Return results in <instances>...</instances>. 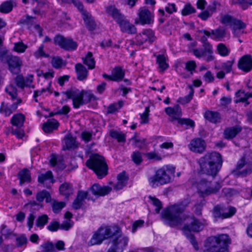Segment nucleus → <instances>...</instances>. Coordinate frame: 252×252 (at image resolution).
I'll list each match as a JSON object with an SVG mask.
<instances>
[{
    "label": "nucleus",
    "instance_id": "79ce46f5",
    "mask_svg": "<svg viewBox=\"0 0 252 252\" xmlns=\"http://www.w3.org/2000/svg\"><path fill=\"white\" fill-rule=\"evenodd\" d=\"M110 136L119 142H125L126 141L125 134L121 132H118L115 130L111 129L109 132Z\"/></svg>",
    "mask_w": 252,
    "mask_h": 252
},
{
    "label": "nucleus",
    "instance_id": "de8ad7c7",
    "mask_svg": "<svg viewBox=\"0 0 252 252\" xmlns=\"http://www.w3.org/2000/svg\"><path fill=\"white\" fill-rule=\"evenodd\" d=\"M190 90L189 94L184 97H180L177 100V102L180 103L182 104H185L189 103L191 100V99L192 98L194 92L193 89L191 87H190Z\"/></svg>",
    "mask_w": 252,
    "mask_h": 252
},
{
    "label": "nucleus",
    "instance_id": "aec40b11",
    "mask_svg": "<svg viewBox=\"0 0 252 252\" xmlns=\"http://www.w3.org/2000/svg\"><path fill=\"white\" fill-rule=\"evenodd\" d=\"M85 199L90 200V198L88 197V191H78L77 197L72 203V208L75 210L80 209Z\"/></svg>",
    "mask_w": 252,
    "mask_h": 252
},
{
    "label": "nucleus",
    "instance_id": "4d7b16f0",
    "mask_svg": "<svg viewBox=\"0 0 252 252\" xmlns=\"http://www.w3.org/2000/svg\"><path fill=\"white\" fill-rule=\"evenodd\" d=\"M232 30L235 29H244L246 28V25L240 20L235 18L231 26Z\"/></svg>",
    "mask_w": 252,
    "mask_h": 252
},
{
    "label": "nucleus",
    "instance_id": "412c9836",
    "mask_svg": "<svg viewBox=\"0 0 252 252\" xmlns=\"http://www.w3.org/2000/svg\"><path fill=\"white\" fill-rule=\"evenodd\" d=\"M242 130V127L239 125L226 127L223 131L224 138L230 140L240 133Z\"/></svg>",
    "mask_w": 252,
    "mask_h": 252
},
{
    "label": "nucleus",
    "instance_id": "37998d69",
    "mask_svg": "<svg viewBox=\"0 0 252 252\" xmlns=\"http://www.w3.org/2000/svg\"><path fill=\"white\" fill-rule=\"evenodd\" d=\"M157 63L162 71L168 67V64L166 62V58L163 55H158L157 56Z\"/></svg>",
    "mask_w": 252,
    "mask_h": 252
},
{
    "label": "nucleus",
    "instance_id": "7ed1b4c3",
    "mask_svg": "<svg viewBox=\"0 0 252 252\" xmlns=\"http://www.w3.org/2000/svg\"><path fill=\"white\" fill-rule=\"evenodd\" d=\"M86 166L93 169L99 179L107 174V165L104 158L97 154L92 156L86 162Z\"/></svg>",
    "mask_w": 252,
    "mask_h": 252
},
{
    "label": "nucleus",
    "instance_id": "393cba45",
    "mask_svg": "<svg viewBox=\"0 0 252 252\" xmlns=\"http://www.w3.org/2000/svg\"><path fill=\"white\" fill-rule=\"evenodd\" d=\"M118 182L114 186V189L118 190L122 189L127 184L128 177L125 171H123L117 176Z\"/></svg>",
    "mask_w": 252,
    "mask_h": 252
},
{
    "label": "nucleus",
    "instance_id": "2f4dec72",
    "mask_svg": "<svg viewBox=\"0 0 252 252\" xmlns=\"http://www.w3.org/2000/svg\"><path fill=\"white\" fill-rule=\"evenodd\" d=\"M25 120V117L24 115L19 113L14 115L12 117L11 120V123L13 126L18 128H21L23 126Z\"/></svg>",
    "mask_w": 252,
    "mask_h": 252
},
{
    "label": "nucleus",
    "instance_id": "774afa93",
    "mask_svg": "<svg viewBox=\"0 0 252 252\" xmlns=\"http://www.w3.org/2000/svg\"><path fill=\"white\" fill-rule=\"evenodd\" d=\"M234 63V60L232 61H228L222 64L221 67L226 71V73L230 72L232 70V66Z\"/></svg>",
    "mask_w": 252,
    "mask_h": 252
},
{
    "label": "nucleus",
    "instance_id": "72a5a7b5",
    "mask_svg": "<svg viewBox=\"0 0 252 252\" xmlns=\"http://www.w3.org/2000/svg\"><path fill=\"white\" fill-rule=\"evenodd\" d=\"M36 200L38 203H41L44 199L47 203L51 201V197L50 193L46 190H43L37 193L36 195Z\"/></svg>",
    "mask_w": 252,
    "mask_h": 252
},
{
    "label": "nucleus",
    "instance_id": "f704fd0d",
    "mask_svg": "<svg viewBox=\"0 0 252 252\" xmlns=\"http://www.w3.org/2000/svg\"><path fill=\"white\" fill-rule=\"evenodd\" d=\"M112 74L113 77V81L119 82L124 78L125 72L122 68L120 66L115 67L112 71Z\"/></svg>",
    "mask_w": 252,
    "mask_h": 252
},
{
    "label": "nucleus",
    "instance_id": "a211bd4d",
    "mask_svg": "<svg viewBox=\"0 0 252 252\" xmlns=\"http://www.w3.org/2000/svg\"><path fill=\"white\" fill-rule=\"evenodd\" d=\"M218 240L217 236L209 237L205 242V246L206 249L204 252H220Z\"/></svg>",
    "mask_w": 252,
    "mask_h": 252
},
{
    "label": "nucleus",
    "instance_id": "6e6552de",
    "mask_svg": "<svg viewBox=\"0 0 252 252\" xmlns=\"http://www.w3.org/2000/svg\"><path fill=\"white\" fill-rule=\"evenodd\" d=\"M252 172V164L247 163L244 157H242L237 162L236 168L232 171L234 176L246 177Z\"/></svg>",
    "mask_w": 252,
    "mask_h": 252
},
{
    "label": "nucleus",
    "instance_id": "338daca9",
    "mask_svg": "<svg viewBox=\"0 0 252 252\" xmlns=\"http://www.w3.org/2000/svg\"><path fill=\"white\" fill-rule=\"evenodd\" d=\"M150 112L149 108L146 107L145 110L143 113L140 115V118L141 119V124H147L149 122V113Z\"/></svg>",
    "mask_w": 252,
    "mask_h": 252
},
{
    "label": "nucleus",
    "instance_id": "ddd939ff",
    "mask_svg": "<svg viewBox=\"0 0 252 252\" xmlns=\"http://www.w3.org/2000/svg\"><path fill=\"white\" fill-rule=\"evenodd\" d=\"M165 112L169 116V120L173 123L178 120L182 116V110L178 104H176L174 107H168L165 109Z\"/></svg>",
    "mask_w": 252,
    "mask_h": 252
},
{
    "label": "nucleus",
    "instance_id": "a878e982",
    "mask_svg": "<svg viewBox=\"0 0 252 252\" xmlns=\"http://www.w3.org/2000/svg\"><path fill=\"white\" fill-rule=\"evenodd\" d=\"M18 179L20 180L19 184L22 186L25 183H30L32 180L31 173L28 168H24L17 174Z\"/></svg>",
    "mask_w": 252,
    "mask_h": 252
},
{
    "label": "nucleus",
    "instance_id": "9d476101",
    "mask_svg": "<svg viewBox=\"0 0 252 252\" xmlns=\"http://www.w3.org/2000/svg\"><path fill=\"white\" fill-rule=\"evenodd\" d=\"M128 240V237L123 235L121 229L119 228L112 240V245L117 251L122 252L127 245Z\"/></svg>",
    "mask_w": 252,
    "mask_h": 252
},
{
    "label": "nucleus",
    "instance_id": "09e8293b",
    "mask_svg": "<svg viewBox=\"0 0 252 252\" xmlns=\"http://www.w3.org/2000/svg\"><path fill=\"white\" fill-rule=\"evenodd\" d=\"M35 19V17L27 16L25 19L21 20L20 23L27 25L28 29H30L32 26H34L35 25L34 24Z\"/></svg>",
    "mask_w": 252,
    "mask_h": 252
},
{
    "label": "nucleus",
    "instance_id": "603ef678",
    "mask_svg": "<svg viewBox=\"0 0 252 252\" xmlns=\"http://www.w3.org/2000/svg\"><path fill=\"white\" fill-rule=\"evenodd\" d=\"M236 209L234 207L230 206L225 209V211L222 213V219L230 218L236 213Z\"/></svg>",
    "mask_w": 252,
    "mask_h": 252
},
{
    "label": "nucleus",
    "instance_id": "c85d7f7f",
    "mask_svg": "<svg viewBox=\"0 0 252 252\" xmlns=\"http://www.w3.org/2000/svg\"><path fill=\"white\" fill-rule=\"evenodd\" d=\"M140 23L142 25L150 24L153 16L150 11L147 9H142L139 13Z\"/></svg>",
    "mask_w": 252,
    "mask_h": 252
},
{
    "label": "nucleus",
    "instance_id": "423d86ee",
    "mask_svg": "<svg viewBox=\"0 0 252 252\" xmlns=\"http://www.w3.org/2000/svg\"><path fill=\"white\" fill-rule=\"evenodd\" d=\"M197 188L200 195L205 197L217 193L220 189L221 186L218 182L212 183L205 179H202L197 183Z\"/></svg>",
    "mask_w": 252,
    "mask_h": 252
},
{
    "label": "nucleus",
    "instance_id": "5fc2aeb1",
    "mask_svg": "<svg viewBox=\"0 0 252 252\" xmlns=\"http://www.w3.org/2000/svg\"><path fill=\"white\" fill-rule=\"evenodd\" d=\"M217 50L219 54L221 56H227L229 53V50L223 43H220L218 45Z\"/></svg>",
    "mask_w": 252,
    "mask_h": 252
},
{
    "label": "nucleus",
    "instance_id": "20e7f679",
    "mask_svg": "<svg viewBox=\"0 0 252 252\" xmlns=\"http://www.w3.org/2000/svg\"><path fill=\"white\" fill-rule=\"evenodd\" d=\"M120 228L114 227L112 228L110 226L100 227L93 235L89 242L91 246L100 244L103 240L109 238L112 240L114 236L118 232Z\"/></svg>",
    "mask_w": 252,
    "mask_h": 252
},
{
    "label": "nucleus",
    "instance_id": "13d9d810",
    "mask_svg": "<svg viewBox=\"0 0 252 252\" xmlns=\"http://www.w3.org/2000/svg\"><path fill=\"white\" fill-rule=\"evenodd\" d=\"M131 158L132 161L137 165H139L143 160L141 153L138 151L134 152Z\"/></svg>",
    "mask_w": 252,
    "mask_h": 252
},
{
    "label": "nucleus",
    "instance_id": "bf43d9fd",
    "mask_svg": "<svg viewBox=\"0 0 252 252\" xmlns=\"http://www.w3.org/2000/svg\"><path fill=\"white\" fill-rule=\"evenodd\" d=\"M177 121L178 124L181 125H186L187 127H193L194 126V122L190 119H182L180 118Z\"/></svg>",
    "mask_w": 252,
    "mask_h": 252
},
{
    "label": "nucleus",
    "instance_id": "c756f323",
    "mask_svg": "<svg viewBox=\"0 0 252 252\" xmlns=\"http://www.w3.org/2000/svg\"><path fill=\"white\" fill-rule=\"evenodd\" d=\"M61 194L67 198L70 195L73 193L72 186L68 183L65 182L62 184L59 188Z\"/></svg>",
    "mask_w": 252,
    "mask_h": 252
},
{
    "label": "nucleus",
    "instance_id": "1a4fd4ad",
    "mask_svg": "<svg viewBox=\"0 0 252 252\" xmlns=\"http://www.w3.org/2000/svg\"><path fill=\"white\" fill-rule=\"evenodd\" d=\"M55 44L67 51L74 50L77 48V44L71 38H65L62 35H57L54 38Z\"/></svg>",
    "mask_w": 252,
    "mask_h": 252
},
{
    "label": "nucleus",
    "instance_id": "6e6d98bb",
    "mask_svg": "<svg viewBox=\"0 0 252 252\" xmlns=\"http://www.w3.org/2000/svg\"><path fill=\"white\" fill-rule=\"evenodd\" d=\"M26 206H30L31 211L32 213H34V211H37L43 208V205L42 203L36 202L35 201H31L29 202Z\"/></svg>",
    "mask_w": 252,
    "mask_h": 252
},
{
    "label": "nucleus",
    "instance_id": "3c124183",
    "mask_svg": "<svg viewBox=\"0 0 252 252\" xmlns=\"http://www.w3.org/2000/svg\"><path fill=\"white\" fill-rule=\"evenodd\" d=\"M149 198L151 201V203L153 204L154 206H155L156 208L155 209V211L157 213H159L161 209L162 208V203L158 198L155 197H153L152 196H149Z\"/></svg>",
    "mask_w": 252,
    "mask_h": 252
},
{
    "label": "nucleus",
    "instance_id": "58836bf2",
    "mask_svg": "<svg viewBox=\"0 0 252 252\" xmlns=\"http://www.w3.org/2000/svg\"><path fill=\"white\" fill-rule=\"evenodd\" d=\"M66 149H70L77 147L76 138L72 137L71 134H67L64 138Z\"/></svg>",
    "mask_w": 252,
    "mask_h": 252
},
{
    "label": "nucleus",
    "instance_id": "473e14b6",
    "mask_svg": "<svg viewBox=\"0 0 252 252\" xmlns=\"http://www.w3.org/2000/svg\"><path fill=\"white\" fill-rule=\"evenodd\" d=\"M226 29L223 27L220 26L218 28L212 30L211 33L214 35L213 39L220 40L226 36Z\"/></svg>",
    "mask_w": 252,
    "mask_h": 252
},
{
    "label": "nucleus",
    "instance_id": "e433bc0d",
    "mask_svg": "<svg viewBox=\"0 0 252 252\" xmlns=\"http://www.w3.org/2000/svg\"><path fill=\"white\" fill-rule=\"evenodd\" d=\"M205 118L213 123L219 122L220 119V114L216 112H206L204 115Z\"/></svg>",
    "mask_w": 252,
    "mask_h": 252
},
{
    "label": "nucleus",
    "instance_id": "39448f33",
    "mask_svg": "<svg viewBox=\"0 0 252 252\" xmlns=\"http://www.w3.org/2000/svg\"><path fill=\"white\" fill-rule=\"evenodd\" d=\"M149 185L154 188L168 184L171 181V176L164 167L157 170L155 174L148 178Z\"/></svg>",
    "mask_w": 252,
    "mask_h": 252
},
{
    "label": "nucleus",
    "instance_id": "ea45409f",
    "mask_svg": "<svg viewBox=\"0 0 252 252\" xmlns=\"http://www.w3.org/2000/svg\"><path fill=\"white\" fill-rule=\"evenodd\" d=\"M49 218L46 214H43L37 217L35 220V226L40 228H43L48 222Z\"/></svg>",
    "mask_w": 252,
    "mask_h": 252
},
{
    "label": "nucleus",
    "instance_id": "dca6fc26",
    "mask_svg": "<svg viewBox=\"0 0 252 252\" xmlns=\"http://www.w3.org/2000/svg\"><path fill=\"white\" fill-rule=\"evenodd\" d=\"M239 69L245 72H250L252 69V57L250 55L243 56L238 63Z\"/></svg>",
    "mask_w": 252,
    "mask_h": 252
},
{
    "label": "nucleus",
    "instance_id": "7c9ffc66",
    "mask_svg": "<svg viewBox=\"0 0 252 252\" xmlns=\"http://www.w3.org/2000/svg\"><path fill=\"white\" fill-rule=\"evenodd\" d=\"M76 71L77 75V79L82 81L86 79L88 76V70L81 63H78L75 65Z\"/></svg>",
    "mask_w": 252,
    "mask_h": 252
},
{
    "label": "nucleus",
    "instance_id": "5701e85b",
    "mask_svg": "<svg viewBox=\"0 0 252 252\" xmlns=\"http://www.w3.org/2000/svg\"><path fill=\"white\" fill-rule=\"evenodd\" d=\"M83 19L86 25V28L89 31H94L96 27V24L94 18L87 11H83Z\"/></svg>",
    "mask_w": 252,
    "mask_h": 252
},
{
    "label": "nucleus",
    "instance_id": "c03bdc74",
    "mask_svg": "<svg viewBox=\"0 0 252 252\" xmlns=\"http://www.w3.org/2000/svg\"><path fill=\"white\" fill-rule=\"evenodd\" d=\"M51 180L53 183V176L51 171H48L45 174H41L38 177V181L41 184H43L45 181Z\"/></svg>",
    "mask_w": 252,
    "mask_h": 252
},
{
    "label": "nucleus",
    "instance_id": "680f3d73",
    "mask_svg": "<svg viewBox=\"0 0 252 252\" xmlns=\"http://www.w3.org/2000/svg\"><path fill=\"white\" fill-rule=\"evenodd\" d=\"M195 12V9L190 4H186L182 11V14L186 16Z\"/></svg>",
    "mask_w": 252,
    "mask_h": 252
},
{
    "label": "nucleus",
    "instance_id": "a19ab883",
    "mask_svg": "<svg viewBox=\"0 0 252 252\" xmlns=\"http://www.w3.org/2000/svg\"><path fill=\"white\" fill-rule=\"evenodd\" d=\"M83 63L88 66L89 69H94L95 67V61L93 58L92 52H88L85 58L83 59Z\"/></svg>",
    "mask_w": 252,
    "mask_h": 252
},
{
    "label": "nucleus",
    "instance_id": "864d4df0",
    "mask_svg": "<svg viewBox=\"0 0 252 252\" xmlns=\"http://www.w3.org/2000/svg\"><path fill=\"white\" fill-rule=\"evenodd\" d=\"M43 252H57L54 245L50 242H47L41 245Z\"/></svg>",
    "mask_w": 252,
    "mask_h": 252
},
{
    "label": "nucleus",
    "instance_id": "cd10ccee",
    "mask_svg": "<svg viewBox=\"0 0 252 252\" xmlns=\"http://www.w3.org/2000/svg\"><path fill=\"white\" fill-rule=\"evenodd\" d=\"M106 11L107 14L113 17L118 24L125 19L124 16L120 13L119 11L115 6L111 5L107 7Z\"/></svg>",
    "mask_w": 252,
    "mask_h": 252
},
{
    "label": "nucleus",
    "instance_id": "f3484780",
    "mask_svg": "<svg viewBox=\"0 0 252 252\" xmlns=\"http://www.w3.org/2000/svg\"><path fill=\"white\" fill-rule=\"evenodd\" d=\"M189 149L195 153H202L206 148L205 142L201 138H195L192 140L189 145Z\"/></svg>",
    "mask_w": 252,
    "mask_h": 252
},
{
    "label": "nucleus",
    "instance_id": "bb28decb",
    "mask_svg": "<svg viewBox=\"0 0 252 252\" xmlns=\"http://www.w3.org/2000/svg\"><path fill=\"white\" fill-rule=\"evenodd\" d=\"M59 126V122L55 119H52L48 120L46 123L43 124L42 129L45 133H50L57 129Z\"/></svg>",
    "mask_w": 252,
    "mask_h": 252
},
{
    "label": "nucleus",
    "instance_id": "f03ea898",
    "mask_svg": "<svg viewBox=\"0 0 252 252\" xmlns=\"http://www.w3.org/2000/svg\"><path fill=\"white\" fill-rule=\"evenodd\" d=\"M66 95L67 99H72L73 107L78 108L81 105L89 103L92 100H95L96 97L90 91L70 90L63 92Z\"/></svg>",
    "mask_w": 252,
    "mask_h": 252
},
{
    "label": "nucleus",
    "instance_id": "0eeeda50",
    "mask_svg": "<svg viewBox=\"0 0 252 252\" xmlns=\"http://www.w3.org/2000/svg\"><path fill=\"white\" fill-rule=\"evenodd\" d=\"M198 163H204L220 169L222 165V159L220 153L214 152L206 153L203 157L199 158Z\"/></svg>",
    "mask_w": 252,
    "mask_h": 252
},
{
    "label": "nucleus",
    "instance_id": "f257e3e1",
    "mask_svg": "<svg viewBox=\"0 0 252 252\" xmlns=\"http://www.w3.org/2000/svg\"><path fill=\"white\" fill-rule=\"evenodd\" d=\"M186 205H175L164 210L161 214L164 222L171 227L185 223L183 230L188 232H199L202 230L204 224L194 217L183 215Z\"/></svg>",
    "mask_w": 252,
    "mask_h": 252
},
{
    "label": "nucleus",
    "instance_id": "8fccbe9b",
    "mask_svg": "<svg viewBox=\"0 0 252 252\" xmlns=\"http://www.w3.org/2000/svg\"><path fill=\"white\" fill-rule=\"evenodd\" d=\"M235 18L228 14H225L220 17V22L224 25H229L231 26Z\"/></svg>",
    "mask_w": 252,
    "mask_h": 252
},
{
    "label": "nucleus",
    "instance_id": "4be33fe9",
    "mask_svg": "<svg viewBox=\"0 0 252 252\" xmlns=\"http://www.w3.org/2000/svg\"><path fill=\"white\" fill-rule=\"evenodd\" d=\"M218 239L219 247L220 249V252H224L227 251L228 245L230 243V239L227 234H220L218 236Z\"/></svg>",
    "mask_w": 252,
    "mask_h": 252
},
{
    "label": "nucleus",
    "instance_id": "b1692460",
    "mask_svg": "<svg viewBox=\"0 0 252 252\" xmlns=\"http://www.w3.org/2000/svg\"><path fill=\"white\" fill-rule=\"evenodd\" d=\"M118 24L121 31L124 32H126L128 34H134L136 32V28L134 25L130 24L125 18Z\"/></svg>",
    "mask_w": 252,
    "mask_h": 252
},
{
    "label": "nucleus",
    "instance_id": "a18cd8bd",
    "mask_svg": "<svg viewBox=\"0 0 252 252\" xmlns=\"http://www.w3.org/2000/svg\"><path fill=\"white\" fill-rule=\"evenodd\" d=\"M13 7V4L11 1L3 2L0 5V12L2 13H8L12 11Z\"/></svg>",
    "mask_w": 252,
    "mask_h": 252
},
{
    "label": "nucleus",
    "instance_id": "2eb2a0df",
    "mask_svg": "<svg viewBox=\"0 0 252 252\" xmlns=\"http://www.w3.org/2000/svg\"><path fill=\"white\" fill-rule=\"evenodd\" d=\"M111 187L109 186H101L98 184H94L89 189L92 193L96 196H105L109 194L112 190Z\"/></svg>",
    "mask_w": 252,
    "mask_h": 252
},
{
    "label": "nucleus",
    "instance_id": "69168bd1",
    "mask_svg": "<svg viewBox=\"0 0 252 252\" xmlns=\"http://www.w3.org/2000/svg\"><path fill=\"white\" fill-rule=\"evenodd\" d=\"M0 112L4 114L5 116H7L12 113V110L3 102L1 103Z\"/></svg>",
    "mask_w": 252,
    "mask_h": 252
},
{
    "label": "nucleus",
    "instance_id": "4c0bfd02",
    "mask_svg": "<svg viewBox=\"0 0 252 252\" xmlns=\"http://www.w3.org/2000/svg\"><path fill=\"white\" fill-rule=\"evenodd\" d=\"M132 141V145L140 149L145 146L146 139H140L138 136L137 133H135L133 136L130 139Z\"/></svg>",
    "mask_w": 252,
    "mask_h": 252
},
{
    "label": "nucleus",
    "instance_id": "f8f14e48",
    "mask_svg": "<svg viewBox=\"0 0 252 252\" xmlns=\"http://www.w3.org/2000/svg\"><path fill=\"white\" fill-rule=\"evenodd\" d=\"M156 39L154 32L151 29L144 30L142 33L137 35L136 41L139 45H142L146 41L150 44L153 43Z\"/></svg>",
    "mask_w": 252,
    "mask_h": 252
},
{
    "label": "nucleus",
    "instance_id": "9b49d317",
    "mask_svg": "<svg viewBox=\"0 0 252 252\" xmlns=\"http://www.w3.org/2000/svg\"><path fill=\"white\" fill-rule=\"evenodd\" d=\"M4 63L8 64L9 69L12 73L18 74L20 71L22 62L19 57L9 55Z\"/></svg>",
    "mask_w": 252,
    "mask_h": 252
},
{
    "label": "nucleus",
    "instance_id": "052dcab7",
    "mask_svg": "<svg viewBox=\"0 0 252 252\" xmlns=\"http://www.w3.org/2000/svg\"><path fill=\"white\" fill-rule=\"evenodd\" d=\"M6 92L11 96V98L14 100L17 96V89L13 85H10L6 89Z\"/></svg>",
    "mask_w": 252,
    "mask_h": 252
},
{
    "label": "nucleus",
    "instance_id": "e2e57ef3",
    "mask_svg": "<svg viewBox=\"0 0 252 252\" xmlns=\"http://www.w3.org/2000/svg\"><path fill=\"white\" fill-rule=\"evenodd\" d=\"M60 227V223L59 221L54 220L51 221L47 226V228L50 231H57Z\"/></svg>",
    "mask_w": 252,
    "mask_h": 252
},
{
    "label": "nucleus",
    "instance_id": "6ab92c4d",
    "mask_svg": "<svg viewBox=\"0 0 252 252\" xmlns=\"http://www.w3.org/2000/svg\"><path fill=\"white\" fill-rule=\"evenodd\" d=\"M200 166L199 173L206 174L214 178L218 174L220 169L218 167H214L213 165H209L204 163H198Z\"/></svg>",
    "mask_w": 252,
    "mask_h": 252
},
{
    "label": "nucleus",
    "instance_id": "49530a36",
    "mask_svg": "<svg viewBox=\"0 0 252 252\" xmlns=\"http://www.w3.org/2000/svg\"><path fill=\"white\" fill-rule=\"evenodd\" d=\"M66 203L64 202H58L54 200L52 204L53 211L55 214L59 213L61 210L65 206Z\"/></svg>",
    "mask_w": 252,
    "mask_h": 252
},
{
    "label": "nucleus",
    "instance_id": "0e129e2a",
    "mask_svg": "<svg viewBox=\"0 0 252 252\" xmlns=\"http://www.w3.org/2000/svg\"><path fill=\"white\" fill-rule=\"evenodd\" d=\"M51 63L54 67L56 68H60L63 65V61L60 57H56L52 58Z\"/></svg>",
    "mask_w": 252,
    "mask_h": 252
},
{
    "label": "nucleus",
    "instance_id": "4468645a",
    "mask_svg": "<svg viewBox=\"0 0 252 252\" xmlns=\"http://www.w3.org/2000/svg\"><path fill=\"white\" fill-rule=\"evenodd\" d=\"M111 187L109 186H101L98 184H94L89 189L92 193L96 196H105L109 194L112 190Z\"/></svg>",
    "mask_w": 252,
    "mask_h": 252
},
{
    "label": "nucleus",
    "instance_id": "c9c22d12",
    "mask_svg": "<svg viewBox=\"0 0 252 252\" xmlns=\"http://www.w3.org/2000/svg\"><path fill=\"white\" fill-rule=\"evenodd\" d=\"M32 82V79L28 78L26 81L21 75L17 76L15 78L16 85L21 89H23L25 86L30 87Z\"/></svg>",
    "mask_w": 252,
    "mask_h": 252
}]
</instances>
